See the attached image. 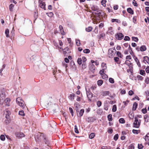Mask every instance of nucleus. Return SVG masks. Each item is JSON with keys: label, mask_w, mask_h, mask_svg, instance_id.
I'll return each mask as SVG.
<instances>
[{"label": "nucleus", "mask_w": 149, "mask_h": 149, "mask_svg": "<svg viewBox=\"0 0 149 149\" xmlns=\"http://www.w3.org/2000/svg\"><path fill=\"white\" fill-rule=\"evenodd\" d=\"M43 65L44 66V65L42 63H41L40 61H38L33 66L34 69L37 72H39L42 70Z\"/></svg>", "instance_id": "nucleus-1"}, {"label": "nucleus", "mask_w": 149, "mask_h": 149, "mask_svg": "<svg viewBox=\"0 0 149 149\" xmlns=\"http://www.w3.org/2000/svg\"><path fill=\"white\" fill-rule=\"evenodd\" d=\"M6 91L4 89H1L0 91V103H3L6 98Z\"/></svg>", "instance_id": "nucleus-2"}, {"label": "nucleus", "mask_w": 149, "mask_h": 149, "mask_svg": "<svg viewBox=\"0 0 149 149\" xmlns=\"http://www.w3.org/2000/svg\"><path fill=\"white\" fill-rule=\"evenodd\" d=\"M40 137H42L43 141L45 143V144L47 145V146H49V145L50 144V141L44 134L43 133H41Z\"/></svg>", "instance_id": "nucleus-3"}, {"label": "nucleus", "mask_w": 149, "mask_h": 149, "mask_svg": "<svg viewBox=\"0 0 149 149\" xmlns=\"http://www.w3.org/2000/svg\"><path fill=\"white\" fill-rule=\"evenodd\" d=\"M115 37L116 39L120 40L123 38L124 36L121 33H117L115 35Z\"/></svg>", "instance_id": "nucleus-4"}, {"label": "nucleus", "mask_w": 149, "mask_h": 149, "mask_svg": "<svg viewBox=\"0 0 149 149\" xmlns=\"http://www.w3.org/2000/svg\"><path fill=\"white\" fill-rule=\"evenodd\" d=\"M115 53H114L113 51L112 50V48H110L108 50V56L110 58H112L113 57Z\"/></svg>", "instance_id": "nucleus-5"}, {"label": "nucleus", "mask_w": 149, "mask_h": 149, "mask_svg": "<svg viewBox=\"0 0 149 149\" xmlns=\"http://www.w3.org/2000/svg\"><path fill=\"white\" fill-rule=\"evenodd\" d=\"M96 119L95 116L90 117L86 119V120L88 123L93 122Z\"/></svg>", "instance_id": "nucleus-6"}, {"label": "nucleus", "mask_w": 149, "mask_h": 149, "mask_svg": "<svg viewBox=\"0 0 149 149\" xmlns=\"http://www.w3.org/2000/svg\"><path fill=\"white\" fill-rule=\"evenodd\" d=\"M16 101L20 107H23L24 104L23 103V101L22 100H21L18 97L17 98Z\"/></svg>", "instance_id": "nucleus-7"}, {"label": "nucleus", "mask_w": 149, "mask_h": 149, "mask_svg": "<svg viewBox=\"0 0 149 149\" xmlns=\"http://www.w3.org/2000/svg\"><path fill=\"white\" fill-rule=\"evenodd\" d=\"M30 47L31 49H32L33 50H36L38 49V45L37 44H33L31 45Z\"/></svg>", "instance_id": "nucleus-8"}, {"label": "nucleus", "mask_w": 149, "mask_h": 149, "mask_svg": "<svg viewBox=\"0 0 149 149\" xmlns=\"http://www.w3.org/2000/svg\"><path fill=\"white\" fill-rule=\"evenodd\" d=\"M64 51H63V54L65 55H66L67 54H69L71 53V51L70 50L69 48L68 47H67L65 48L64 49Z\"/></svg>", "instance_id": "nucleus-9"}, {"label": "nucleus", "mask_w": 149, "mask_h": 149, "mask_svg": "<svg viewBox=\"0 0 149 149\" xmlns=\"http://www.w3.org/2000/svg\"><path fill=\"white\" fill-rule=\"evenodd\" d=\"M53 112H58L59 111L58 106L56 104H54V108H53Z\"/></svg>", "instance_id": "nucleus-10"}, {"label": "nucleus", "mask_w": 149, "mask_h": 149, "mask_svg": "<svg viewBox=\"0 0 149 149\" xmlns=\"http://www.w3.org/2000/svg\"><path fill=\"white\" fill-rule=\"evenodd\" d=\"M70 66L73 69H75L76 66L73 61H71L70 63Z\"/></svg>", "instance_id": "nucleus-11"}, {"label": "nucleus", "mask_w": 149, "mask_h": 149, "mask_svg": "<svg viewBox=\"0 0 149 149\" xmlns=\"http://www.w3.org/2000/svg\"><path fill=\"white\" fill-rule=\"evenodd\" d=\"M45 3L43 2L42 1H41L40 3V6L41 8L43 9L44 10H46L45 8Z\"/></svg>", "instance_id": "nucleus-12"}, {"label": "nucleus", "mask_w": 149, "mask_h": 149, "mask_svg": "<svg viewBox=\"0 0 149 149\" xmlns=\"http://www.w3.org/2000/svg\"><path fill=\"white\" fill-rule=\"evenodd\" d=\"M94 13L95 15H97L98 17H103V16L104 13H102V11H100L98 13L95 12Z\"/></svg>", "instance_id": "nucleus-13"}, {"label": "nucleus", "mask_w": 149, "mask_h": 149, "mask_svg": "<svg viewBox=\"0 0 149 149\" xmlns=\"http://www.w3.org/2000/svg\"><path fill=\"white\" fill-rule=\"evenodd\" d=\"M144 60L143 61V62L145 63V61L149 64V58L147 56H145L143 57Z\"/></svg>", "instance_id": "nucleus-14"}, {"label": "nucleus", "mask_w": 149, "mask_h": 149, "mask_svg": "<svg viewBox=\"0 0 149 149\" xmlns=\"http://www.w3.org/2000/svg\"><path fill=\"white\" fill-rule=\"evenodd\" d=\"M90 69L91 72H94L95 70V66L93 64H91L90 67Z\"/></svg>", "instance_id": "nucleus-15"}, {"label": "nucleus", "mask_w": 149, "mask_h": 149, "mask_svg": "<svg viewBox=\"0 0 149 149\" xmlns=\"http://www.w3.org/2000/svg\"><path fill=\"white\" fill-rule=\"evenodd\" d=\"M35 138L36 141L37 142H39L40 141V139H42V137H40V136L37 135H36L35 136Z\"/></svg>", "instance_id": "nucleus-16"}, {"label": "nucleus", "mask_w": 149, "mask_h": 149, "mask_svg": "<svg viewBox=\"0 0 149 149\" xmlns=\"http://www.w3.org/2000/svg\"><path fill=\"white\" fill-rule=\"evenodd\" d=\"M24 134L22 132H20L17 134V137L19 138L24 137Z\"/></svg>", "instance_id": "nucleus-17"}, {"label": "nucleus", "mask_w": 149, "mask_h": 149, "mask_svg": "<svg viewBox=\"0 0 149 149\" xmlns=\"http://www.w3.org/2000/svg\"><path fill=\"white\" fill-rule=\"evenodd\" d=\"M84 112V109H81L80 111H79V113L78 114V117H81L82 116Z\"/></svg>", "instance_id": "nucleus-18"}, {"label": "nucleus", "mask_w": 149, "mask_h": 149, "mask_svg": "<svg viewBox=\"0 0 149 149\" xmlns=\"http://www.w3.org/2000/svg\"><path fill=\"white\" fill-rule=\"evenodd\" d=\"M127 12L131 15H133L134 13V11L131 8H129L127 9Z\"/></svg>", "instance_id": "nucleus-19"}, {"label": "nucleus", "mask_w": 149, "mask_h": 149, "mask_svg": "<svg viewBox=\"0 0 149 149\" xmlns=\"http://www.w3.org/2000/svg\"><path fill=\"white\" fill-rule=\"evenodd\" d=\"M137 103L136 102H134L133 104L132 110L133 111H135L137 108Z\"/></svg>", "instance_id": "nucleus-20"}, {"label": "nucleus", "mask_w": 149, "mask_h": 149, "mask_svg": "<svg viewBox=\"0 0 149 149\" xmlns=\"http://www.w3.org/2000/svg\"><path fill=\"white\" fill-rule=\"evenodd\" d=\"M32 56L31 54H26L25 56V58L27 61L30 60Z\"/></svg>", "instance_id": "nucleus-21"}, {"label": "nucleus", "mask_w": 149, "mask_h": 149, "mask_svg": "<svg viewBox=\"0 0 149 149\" xmlns=\"http://www.w3.org/2000/svg\"><path fill=\"white\" fill-rule=\"evenodd\" d=\"M146 50V47L145 45H142L140 48V51L141 52L145 51Z\"/></svg>", "instance_id": "nucleus-22"}, {"label": "nucleus", "mask_w": 149, "mask_h": 149, "mask_svg": "<svg viewBox=\"0 0 149 149\" xmlns=\"http://www.w3.org/2000/svg\"><path fill=\"white\" fill-rule=\"evenodd\" d=\"M97 36L98 37L99 39H101L102 38V39H105V34L103 33L99 35H98Z\"/></svg>", "instance_id": "nucleus-23"}, {"label": "nucleus", "mask_w": 149, "mask_h": 149, "mask_svg": "<svg viewBox=\"0 0 149 149\" xmlns=\"http://www.w3.org/2000/svg\"><path fill=\"white\" fill-rule=\"evenodd\" d=\"M59 29H60L61 34L62 35H64V31L62 26L61 25H60L59 26Z\"/></svg>", "instance_id": "nucleus-24"}, {"label": "nucleus", "mask_w": 149, "mask_h": 149, "mask_svg": "<svg viewBox=\"0 0 149 149\" xmlns=\"http://www.w3.org/2000/svg\"><path fill=\"white\" fill-rule=\"evenodd\" d=\"M103 80L101 79L98 80L97 81V85L99 86H101L103 84Z\"/></svg>", "instance_id": "nucleus-25"}, {"label": "nucleus", "mask_w": 149, "mask_h": 149, "mask_svg": "<svg viewBox=\"0 0 149 149\" xmlns=\"http://www.w3.org/2000/svg\"><path fill=\"white\" fill-rule=\"evenodd\" d=\"M134 60L135 62L137 63V65H138L139 67H141V64L138 58L137 57H135Z\"/></svg>", "instance_id": "nucleus-26"}, {"label": "nucleus", "mask_w": 149, "mask_h": 149, "mask_svg": "<svg viewBox=\"0 0 149 149\" xmlns=\"http://www.w3.org/2000/svg\"><path fill=\"white\" fill-rule=\"evenodd\" d=\"M116 55L120 58H122L123 57V55L119 51L116 52Z\"/></svg>", "instance_id": "nucleus-27"}, {"label": "nucleus", "mask_w": 149, "mask_h": 149, "mask_svg": "<svg viewBox=\"0 0 149 149\" xmlns=\"http://www.w3.org/2000/svg\"><path fill=\"white\" fill-rule=\"evenodd\" d=\"M9 30L8 29H6L5 31V34L6 35V37L7 38L9 37Z\"/></svg>", "instance_id": "nucleus-28"}, {"label": "nucleus", "mask_w": 149, "mask_h": 149, "mask_svg": "<svg viewBox=\"0 0 149 149\" xmlns=\"http://www.w3.org/2000/svg\"><path fill=\"white\" fill-rule=\"evenodd\" d=\"M101 66L102 67L103 70H105L107 68V66L106 65V64L104 63H102L101 64Z\"/></svg>", "instance_id": "nucleus-29"}, {"label": "nucleus", "mask_w": 149, "mask_h": 149, "mask_svg": "<svg viewBox=\"0 0 149 149\" xmlns=\"http://www.w3.org/2000/svg\"><path fill=\"white\" fill-rule=\"evenodd\" d=\"M86 93H87V95L88 98H89V97H88V96L89 95H91V97H93V94H92L91 92L90 91H86Z\"/></svg>", "instance_id": "nucleus-30"}, {"label": "nucleus", "mask_w": 149, "mask_h": 149, "mask_svg": "<svg viewBox=\"0 0 149 149\" xmlns=\"http://www.w3.org/2000/svg\"><path fill=\"white\" fill-rule=\"evenodd\" d=\"M107 118L108 120L109 121H112L113 119L112 117V115L111 114H109L107 116Z\"/></svg>", "instance_id": "nucleus-31"}, {"label": "nucleus", "mask_w": 149, "mask_h": 149, "mask_svg": "<svg viewBox=\"0 0 149 149\" xmlns=\"http://www.w3.org/2000/svg\"><path fill=\"white\" fill-rule=\"evenodd\" d=\"M93 28L91 26H88L87 28H86L85 29L86 31L90 32L92 30Z\"/></svg>", "instance_id": "nucleus-32"}, {"label": "nucleus", "mask_w": 149, "mask_h": 149, "mask_svg": "<svg viewBox=\"0 0 149 149\" xmlns=\"http://www.w3.org/2000/svg\"><path fill=\"white\" fill-rule=\"evenodd\" d=\"M111 22H116L118 23H119L120 22V20L115 19H112L111 20Z\"/></svg>", "instance_id": "nucleus-33"}, {"label": "nucleus", "mask_w": 149, "mask_h": 149, "mask_svg": "<svg viewBox=\"0 0 149 149\" xmlns=\"http://www.w3.org/2000/svg\"><path fill=\"white\" fill-rule=\"evenodd\" d=\"M91 9L92 10L95 11L96 10H97L98 9V7L96 6V7H95L94 5H92V6L91 8Z\"/></svg>", "instance_id": "nucleus-34"}, {"label": "nucleus", "mask_w": 149, "mask_h": 149, "mask_svg": "<svg viewBox=\"0 0 149 149\" xmlns=\"http://www.w3.org/2000/svg\"><path fill=\"white\" fill-rule=\"evenodd\" d=\"M82 59L80 58H78L77 60V63L79 65H81L82 64Z\"/></svg>", "instance_id": "nucleus-35"}, {"label": "nucleus", "mask_w": 149, "mask_h": 149, "mask_svg": "<svg viewBox=\"0 0 149 149\" xmlns=\"http://www.w3.org/2000/svg\"><path fill=\"white\" fill-rule=\"evenodd\" d=\"M117 110V106L115 104L112 107V111L115 112Z\"/></svg>", "instance_id": "nucleus-36"}, {"label": "nucleus", "mask_w": 149, "mask_h": 149, "mask_svg": "<svg viewBox=\"0 0 149 149\" xmlns=\"http://www.w3.org/2000/svg\"><path fill=\"white\" fill-rule=\"evenodd\" d=\"M139 73L141 75L143 76L145 75L146 74L145 71L142 70H140Z\"/></svg>", "instance_id": "nucleus-37"}, {"label": "nucleus", "mask_w": 149, "mask_h": 149, "mask_svg": "<svg viewBox=\"0 0 149 149\" xmlns=\"http://www.w3.org/2000/svg\"><path fill=\"white\" fill-rule=\"evenodd\" d=\"M90 50L88 49H86L83 50V52L84 53L88 54L90 52Z\"/></svg>", "instance_id": "nucleus-38"}, {"label": "nucleus", "mask_w": 149, "mask_h": 149, "mask_svg": "<svg viewBox=\"0 0 149 149\" xmlns=\"http://www.w3.org/2000/svg\"><path fill=\"white\" fill-rule=\"evenodd\" d=\"M19 114L22 116H23L25 115V114L24 113V111L22 110L20 111H19Z\"/></svg>", "instance_id": "nucleus-39"}, {"label": "nucleus", "mask_w": 149, "mask_h": 149, "mask_svg": "<svg viewBox=\"0 0 149 149\" xmlns=\"http://www.w3.org/2000/svg\"><path fill=\"white\" fill-rule=\"evenodd\" d=\"M69 110L71 114V115L72 116H74V111L73 109L71 107L69 108Z\"/></svg>", "instance_id": "nucleus-40"}, {"label": "nucleus", "mask_w": 149, "mask_h": 149, "mask_svg": "<svg viewBox=\"0 0 149 149\" xmlns=\"http://www.w3.org/2000/svg\"><path fill=\"white\" fill-rule=\"evenodd\" d=\"M119 122L121 123H125V120L123 118H120L119 120Z\"/></svg>", "instance_id": "nucleus-41"}, {"label": "nucleus", "mask_w": 149, "mask_h": 149, "mask_svg": "<svg viewBox=\"0 0 149 149\" xmlns=\"http://www.w3.org/2000/svg\"><path fill=\"white\" fill-rule=\"evenodd\" d=\"M95 136V134H94V133H91L89 135V138L90 139H92Z\"/></svg>", "instance_id": "nucleus-42"}, {"label": "nucleus", "mask_w": 149, "mask_h": 149, "mask_svg": "<svg viewBox=\"0 0 149 149\" xmlns=\"http://www.w3.org/2000/svg\"><path fill=\"white\" fill-rule=\"evenodd\" d=\"M132 40H134V41L135 42H137L139 40V39L137 37H132Z\"/></svg>", "instance_id": "nucleus-43"}, {"label": "nucleus", "mask_w": 149, "mask_h": 149, "mask_svg": "<svg viewBox=\"0 0 149 149\" xmlns=\"http://www.w3.org/2000/svg\"><path fill=\"white\" fill-rule=\"evenodd\" d=\"M118 138V134H116L113 137L114 140L116 141H117Z\"/></svg>", "instance_id": "nucleus-44"}, {"label": "nucleus", "mask_w": 149, "mask_h": 149, "mask_svg": "<svg viewBox=\"0 0 149 149\" xmlns=\"http://www.w3.org/2000/svg\"><path fill=\"white\" fill-rule=\"evenodd\" d=\"M139 131H140V130L135 129H133L132 130V132L134 134H138L139 132H138Z\"/></svg>", "instance_id": "nucleus-45"}, {"label": "nucleus", "mask_w": 149, "mask_h": 149, "mask_svg": "<svg viewBox=\"0 0 149 149\" xmlns=\"http://www.w3.org/2000/svg\"><path fill=\"white\" fill-rule=\"evenodd\" d=\"M10 122V120L9 118L6 119V120L4 121V123L6 124H9Z\"/></svg>", "instance_id": "nucleus-46"}, {"label": "nucleus", "mask_w": 149, "mask_h": 149, "mask_svg": "<svg viewBox=\"0 0 149 149\" xmlns=\"http://www.w3.org/2000/svg\"><path fill=\"white\" fill-rule=\"evenodd\" d=\"M144 146L141 143L138 144V148L139 149H142L143 148Z\"/></svg>", "instance_id": "nucleus-47"}, {"label": "nucleus", "mask_w": 149, "mask_h": 149, "mask_svg": "<svg viewBox=\"0 0 149 149\" xmlns=\"http://www.w3.org/2000/svg\"><path fill=\"white\" fill-rule=\"evenodd\" d=\"M141 111L143 114H145L147 112V110L146 107L145 108H143L141 109Z\"/></svg>", "instance_id": "nucleus-48"}, {"label": "nucleus", "mask_w": 149, "mask_h": 149, "mask_svg": "<svg viewBox=\"0 0 149 149\" xmlns=\"http://www.w3.org/2000/svg\"><path fill=\"white\" fill-rule=\"evenodd\" d=\"M14 5L12 4H11L9 6V10L10 11H12L13 9V7Z\"/></svg>", "instance_id": "nucleus-49"}, {"label": "nucleus", "mask_w": 149, "mask_h": 149, "mask_svg": "<svg viewBox=\"0 0 149 149\" xmlns=\"http://www.w3.org/2000/svg\"><path fill=\"white\" fill-rule=\"evenodd\" d=\"M109 81L111 84H113L114 83V79L112 78H110L109 79Z\"/></svg>", "instance_id": "nucleus-50"}, {"label": "nucleus", "mask_w": 149, "mask_h": 149, "mask_svg": "<svg viewBox=\"0 0 149 149\" xmlns=\"http://www.w3.org/2000/svg\"><path fill=\"white\" fill-rule=\"evenodd\" d=\"M46 14L47 15L50 17H53L54 15V14L52 12H50L49 13H47Z\"/></svg>", "instance_id": "nucleus-51"}, {"label": "nucleus", "mask_w": 149, "mask_h": 149, "mask_svg": "<svg viewBox=\"0 0 149 149\" xmlns=\"http://www.w3.org/2000/svg\"><path fill=\"white\" fill-rule=\"evenodd\" d=\"M87 67V65L86 63H83L82 65V68L83 69H85Z\"/></svg>", "instance_id": "nucleus-52"}, {"label": "nucleus", "mask_w": 149, "mask_h": 149, "mask_svg": "<svg viewBox=\"0 0 149 149\" xmlns=\"http://www.w3.org/2000/svg\"><path fill=\"white\" fill-rule=\"evenodd\" d=\"M102 78L105 79L108 78V76L105 73H104L103 75H102Z\"/></svg>", "instance_id": "nucleus-53"}, {"label": "nucleus", "mask_w": 149, "mask_h": 149, "mask_svg": "<svg viewBox=\"0 0 149 149\" xmlns=\"http://www.w3.org/2000/svg\"><path fill=\"white\" fill-rule=\"evenodd\" d=\"M114 60L116 62H117L118 63L120 64V63H118V62L119 61V58L118 57H114Z\"/></svg>", "instance_id": "nucleus-54"}, {"label": "nucleus", "mask_w": 149, "mask_h": 149, "mask_svg": "<svg viewBox=\"0 0 149 149\" xmlns=\"http://www.w3.org/2000/svg\"><path fill=\"white\" fill-rule=\"evenodd\" d=\"M102 103L101 101H97V104L98 107H100L102 105Z\"/></svg>", "instance_id": "nucleus-55"}, {"label": "nucleus", "mask_w": 149, "mask_h": 149, "mask_svg": "<svg viewBox=\"0 0 149 149\" xmlns=\"http://www.w3.org/2000/svg\"><path fill=\"white\" fill-rule=\"evenodd\" d=\"M124 40L125 41H129L130 40V38L127 36H125Z\"/></svg>", "instance_id": "nucleus-56"}, {"label": "nucleus", "mask_w": 149, "mask_h": 149, "mask_svg": "<svg viewBox=\"0 0 149 149\" xmlns=\"http://www.w3.org/2000/svg\"><path fill=\"white\" fill-rule=\"evenodd\" d=\"M75 96V94H71L70 95V99L71 100H72L74 99V97Z\"/></svg>", "instance_id": "nucleus-57"}, {"label": "nucleus", "mask_w": 149, "mask_h": 149, "mask_svg": "<svg viewBox=\"0 0 149 149\" xmlns=\"http://www.w3.org/2000/svg\"><path fill=\"white\" fill-rule=\"evenodd\" d=\"M74 131L76 133L78 134L79 133L77 127L76 125L74 126Z\"/></svg>", "instance_id": "nucleus-58"}, {"label": "nucleus", "mask_w": 149, "mask_h": 149, "mask_svg": "<svg viewBox=\"0 0 149 149\" xmlns=\"http://www.w3.org/2000/svg\"><path fill=\"white\" fill-rule=\"evenodd\" d=\"M136 16H134L133 18V22L134 24H136Z\"/></svg>", "instance_id": "nucleus-59"}, {"label": "nucleus", "mask_w": 149, "mask_h": 149, "mask_svg": "<svg viewBox=\"0 0 149 149\" xmlns=\"http://www.w3.org/2000/svg\"><path fill=\"white\" fill-rule=\"evenodd\" d=\"M132 4L135 6L137 7L138 6V5L137 3L136 2V1L135 0H133Z\"/></svg>", "instance_id": "nucleus-60"}, {"label": "nucleus", "mask_w": 149, "mask_h": 149, "mask_svg": "<svg viewBox=\"0 0 149 149\" xmlns=\"http://www.w3.org/2000/svg\"><path fill=\"white\" fill-rule=\"evenodd\" d=\"M0 139L1 140L3 141L5 140V136L3 134H2L0 136Z\"/></svg>", "instance_id": "nucleus-61"}, {"label": "nucleus", "mask_w": 149, "mask_h": 149, "mask_svg": "<svg viewBox=\"0 0 149 149\" xmlns=\"http://www.w3.org/2000/svg\"><path fill=\"white\" fill-rule=\"evenodd\" d=\"M107 131L108 133L111 134L112 133V132L113 131V130L111 128H109L108 129Z\"/></svg>", "instance_id": "nucleus-62"}, {"label": "nucleus", "mask_w": 149, "mask_h": 149, "mask_svg": "<svg viewBox=\"0 0 149 149\" xmlns=\"http://www.w3.org/2000/svg\"><path fill=\"white\" fill-rule=\"evenodd\" d=\"M137 78H138V80H142L143 79V77L139 75H138L137 76Z\"/></svg>", "instance_id": "nucleus-63"}, {"label": "nucleus", "mask_w": 149, "mask_h": 149, "mask_svg": "<svg viewBox=\"0 0 149 149\" xmlns=\"http://www.w3.org/2000/svg\"><path fill=\"white\" fill-rule=\"evenodd\" d=\"M134 145L133 144H131L128 147L129 149H134Z\"/></svg>", "instance_id": "nucleus-64"}]
</instances>
